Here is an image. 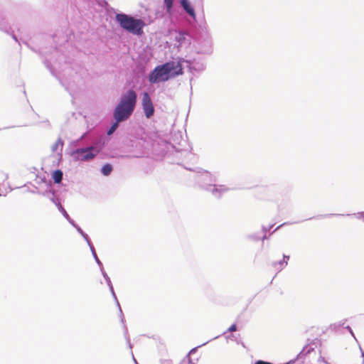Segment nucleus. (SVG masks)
<instances>
[{"label": "nucleus", "instance_id": "f257e3e1", "mask_svg": "<svg viewBox=\"0 0 364 364\" xmlns=\"http://www.w3.org/2000/svg\"><path fill=\"white\" fill-rule=\"evenodd\" d=\"M183 74V68L179 62L170 61L156 66L149 76L151 83L166 82Z\"/></svg>", "mask_w": 364, "mask_h": 364}, {"label": "nucleus", "instance_id": "f03ea898", "mask_svg": "<svg viewBox=\"0 0 364 364\" xmlns=\"http://www.w3.org/2000/svg\"><path fill=\"white\" fill-rule=\"evenodd\" d=\"M136 104V93L133 90L122 95L114 111V117L118 122L127 119L132 114Z\"/></svg>", "mask_w": 364, "mask_h": 364}, {"label": "nucleus", "instance_id": "7ed1b4c3", "mask_svg": "<svg viewBox=\"0 0 364 364\" xmlns=\"http://www.w3.org/2000/svg\"><path fill=\"white\" fill-rule=\"evenodd\" d=\"M116 20L125 31L136 36L143 33L145 23L141 19H136L124 14H117Z\"/></svg>", "mask_w": 364, "mask_h": 364}, {"label": "nucleus", "instance_id": "20e7f679", "mask_svg": "<svg viewBox=\"0 0 364 364\" xmlns=\"http://www.w3.org/2000/svg\"><path fill=\"white\" fill-rule=\"evenodd\" d=\"M100 150L95 147L91 146L86 149H77L76 153L78 154V158L82 161H88L92 159L98 153Z\"/></svg>", "mask_w": 364, "mask_h": 364}, {"label": "nucleus", "instance_id": "39448f33", "mask_svg": "<svg viewBox=\"0 0 364 364\" xmlns=\"http://www.w3.org/2000/svg\"><path fill=\"white\" fill-rule=\"evenodd\" d=\"M142 107L146 118L149 119L154 115V107L151 97L147 92L143 94Z\"/></svg>", "mask_w": 364, "mask_h": 364}, {"label": "nucleus", "instance_id": "423d86ee", "mask_svg": "<svg viewBox=\"0 0 364 364\" xmlns=\"http://www.w3.org/2000/svg\"><path fill=\"white\" fill-rule=\"evenodd\" d=\"M202 354L200 353L197 348L192 349L188 356V362L189 364H195L196 363H198L200 360Z\"/></svg>", "mask_w": 364, "mask_h": 364}, {"label": "nucleus", "instance_id": "0eeeda50", "mask_svg": "<svg viewBox=\"0 0 364 364\" xmlns=\"http://www.w3.org/2000/svg\"><path fill=\"white\" fill-rule=\"evenodd\" d=\"M181 4L184 10L193 18L196 17V14L193 8L191 6L188 0H181Z\"/></svg>", "mask_w": 364, "mask_h": 364}, {"label": "nucleus", "instance_id": "6e6552de", "mask_svg": "<svg viewBox=\"0 0 364 364\" xmlns=\"http://www.w3.org/2000/svg\"><path fill=\"white\" fill-rule=\"evenodd\" d=\"M63 172L60 170H55L52 174V178L55 183H60L63 179Z\"/></svg>", "mask_w": 364, "mask_h": 364}, {"label": "nucleus", "instance_id": "1a4fd4ad", "mask_svg": "<svg viewBox=\"0 0 364 364\" xmlns=\"http://www.w3.org/2000/svg\"><path fill=\"white\" fill-rule=\"evenodd\" d=\"M112 171V166L111 164H106L102 168V173L105 176H109Z\"/></svg>", "mask_w": 364, "mask_h": 364}, {"label": "nucleus", "instance_id": "9d476101", "mask_svg": "<svg viewBox=\"0 0 364 364\" xmlns=\"http://www.w3.org/2000/svg\"><path fill=\"white\" fill-rule=\"evenodd\" d=\"M63 146V141H62V139L60 138H59L55 141V143L52 146V151H56L58 149V148L62 149Z\"/></svg>", "mask_w": 364, "mask_h": 364}, {"label": "nucleus", "instance_id": "9b49d317", "mask_svg": "<svg viewBox=\"0 0 364 364\" xmlns=\"http://www.w3.org/2000/svg\"><path fill=\"white\" fill-rule=\"evenodd\" d=\"M115 121L116 122L112 125V127L108 130V132H107L108 135L112 134L118 127V124L120 122H118L117 119H115Z\"/></svg>", "mask_w": 364, "mask_h": 364}, {"label": "nucleus", "instance_id": "f8f14e48", "mask_svg": "<svg viewBox=\"0 0 364 364\" xmlns=\"http://www.w3.org/2000/svg\"><path fill=\"white\" fill-rule=\"evenodd\" d=\"M164 4L167 8L168 11H170L173 6V0H164Z\"/></svg>", "mask_w": 364, "mask_h": 364}, {"label": "nucleus", "instance_id": "ddd939ff", "mask_svg": "<svg viewBox=\"0 0 364 364\" xmlns=\"http://www.w3.org/2000/svg\"><path fill=\"white\" fill-rule=\"evenodd\" d=\"M289 259V256H285L284 255V261L283 262H279V267L281 268L284 267V266H286L288 263V259Z\"/></svg>", "mask_w": 364, "mask_h": 364}, {"label": "nucleus", "instance_id": "4468645a", "mask_svg": "<svg viewBox=\"0 0 364 364\" xmlns=\"http://www.w3.org/2000/svg\"><path fill=\"white\" fill-rule=\"evenodd\" d=\"M228 331L230 332L236 331H237V326L236 324H232L228 328Z\"/></svg>", "mask_w": 364, "mask_h": 364}, {"label": "nucleus", "instance_id": "2eb2a0df", "mask_svg": "<svg viewBox=\"0 0 364 364\" xmlns=\"http://www.w3.org/2000/svg\"><path fill=\"white\" fill-rule=\"evenodd\" d=\"M255 364H271V363H269V362H265V361H262V360H258Z\"/></svg>", "mask_w": 364, "mask_h": 364}, {"label": "nucleus", "instance_id": "dca6fc26", "mask_svg": "<svg viewBox=\"0 0 364 364\" xmlns=\"http://www.w3.org/2000/svg\"><path fill=\"white\" fill-rule=\"evenodd\" d=\"M62 210L64 212L65 215L68 216L67 212L61 207Z\"/></svg>", "mask_w": 364, "mask_h": 364}, {"label": "nucleus", "instance_id": "f3484780", "mask_svg": "<svg viewBox=\"0 0 364 364\" xmlns=\"http://www.w3.org/2000/svg\"><path fill=\"white\" fill-rule=\"evenodd\" d=\"M286 364H291V362H288V363H287Z\"/></svg>", "mask_w": 364, "mask_h": 364}]
</instances>
